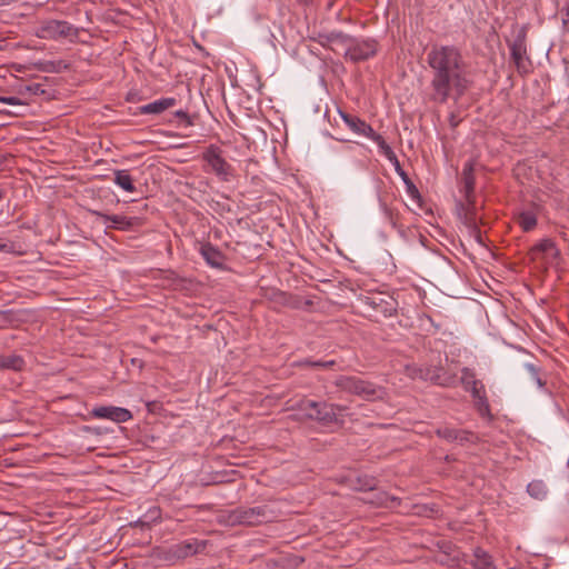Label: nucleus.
<instances>
[{"label": "nucleus", "mask_w": 569, "mask_h": 569, "mask_svg": "<svg viewBox=\"0 0 569 569\" xmlns=\"http://www.w3.org/2000/svg\"><path fill=\"white\" fill-rule=\"evenodd\" d=\"M41 39L57 40L59 38L76 37L77 29L67 21L47 20L37 30Z\"/></svg>", "instance_id": "obj_5"}, {"label": "nucleus", "mask_w": 569, "mask_h": 569, "mask_svg": "<svg viewBox=\"0 0 569 569\" xmlns=\"http://www.w3.org/2000/svg\"><path fill=\"white\" fill-rule=\"evenodd\" d=\"M413 377L429 380L442 387H451L456 383V375L447 373L438 367H421L415 370Z\"/></svg>", "instance_id": "obj_7"}, {"label": "nucleus", "mask_w": 569, "mask_h": 569, "mask_svg": "<svg viewBox=\"0 0 569 569\" xmlns=\"http://www.w3.org/2000/svg\"><path fill=\"white\" fill-rule=\"evenodd\" d=\"M369 139L377 143L379 152L388 160L395 158L396 153L393 152L391 147L385 141L382 136H380L377 132H373V136H371Z\"/></svg>", "instance_id": "obj_23"}, {"label": "nucleus", "mask_w": 569, "mask_h": 569, "mask_svg": "<svg viewBox=\"0 0 569 569\" xmlns=\"http://www.w3.org/2000/svg\"><path fill=\"white\" fill-rule=\"evenodd\" d=\"M398 174L402 178V180H403L406 183H408V182H409V179H408V177H407V173L403 171V169H402L400 172H398Z\"/></svg>", "instance_id": "obj_33"}, {"label": "nucleus", "mask_w": 569, "mask_h": 569, "mask_svg": "<svg viewBox=\"0 0 569 569\" xmlns=\"http://www.w3.org/2000/svg\"><path fill=\"white\" fill-rule=\"evenodd\" d=\"M113 181L117 186L128 192H133L136 190L132 178L127 170L116 171Z\"/></svg>", "instance_id": "obj_19"}, {"label": "nucleus", "mask_w": 569, "mask_h": 569, "mask_svg": "<svg viewBox=\"0 0 569 569\" xmlns=\"http://www.w3.org/2000/svg\"><path fill=\"white\" fill-rule=\"evenodd\" d=\"M231 525L258 526L272 521L276 518L274 512L267 505L238 508L230 513Z\"/></svg>", "instance_id": "obj_4"}, {"label": "nucleus", "mask_w": 569, "mask_h": 569, "mask_svg": "<svg viewBox=\"0 0 569 569\" xmlns=\"http://www.w3.org/2000/svg\"><path fill=\"white\" fill-rule=\"evenodd\" d=\"M90 413L97 419H108L117 423L126 422L132 418L128 409L116 406H98Z\"/></svg>", "instance_id": "obj_9"}, {"label": "nucleus", "mask_w": 569, "mask_h": 569, "mask_svg": "<svg viewBox=\"0 0 569 569\" xmlns=\"http://www.w3.org/2000/svg\"><path fill=\"white\" fill-rule=\"evenodd\" d=\"M461 383L465 389L475 395V391H485V387L481 381L476 379V373L472 369L465 367L461 370Z\"/></svg>", "instance_id": "obj_14"}, {"label": "nucleus", "mask_w": 569, "mask_h": 569, "mask_svg": "<svg viewBox=\"0 0 569 569\" xmlns=\"http://www.w3.org/2000/svg\"><path fill=\"white\" fill-rule=\"evenodd\" d=\"M378 503L386 508H395L399 503V499L392 496H388L387 493H382L380 495Z\"/></svg>", "instance_id": "obj_27"}, {"label": "nucleus", "mask_w": 569, "mask_h": 569, "mask_svg": "<svg viewBox=\"0 0 569 569\" xmlns=\"http://www.w3.org/2000/svg\"><path fill=\"white\" fill-rule=\"evenodd\" d=\"M537 382H538V385H539L540 387L543 385V383H542V381L540 380V378H537Z\"/></svg>", "instance_id": "obj_37"}, {"label": "nucleus", "mask_w": 569, "mask_h": 569, "mask_svg": "<svg viewBox=\"0 0 569 569\" xmlns=\"http://www.w3.org/2000/svg\"><path fill=\"white\" fill-rule=\"evenodd\" d=\"M475 399V405L478 410V412L482 417H489L490 416V407L486 397V391H475V395L472 396Z\"/></svg>", "instance_id": "obj_22"}, {"label": "nucleus", "mask_w": 569, "mask_h": 569, "mask_svg": "<svg viewBox=\"0 0 569 569\" xmlns=\"http://www.w3.org/2000/svg\"><path fill=\"white\" fill-rule=\"evenodd\" d=\"M432 70L431 99L443 103L450 97L458 99L468 88L462 58L455 47H433L427 56Z\"/></svg>", "instance_id": "obj_1"}, {"label": "nucleus", "mask_w": 569, "mask_h": 569, "mask_svg": "<svg viewBox=\"0 0 569 569\" xmlns=\"http://www.w3.org/2000/svg\"><path fill=\"white\" fill-rule=\"evenodd\" d=\"M174 104V99H160L141 107L142 113H160Z\"/></svg>", "instance_id": "obj_17"}, {"label": "nucleus", "mask_w": 569, "mask_h": 569, "mask_svg": "<svg viewBox=\"0 0 569 569\" xmlns=\"http://www.w3.org/2000/svg\"><path fill=\"white\" fill-rule=\"evenodd\" d=\"M508 569H516V568H508Z\"/></svg>", "instance_id": "obj_38"}, {"label": "nucleus", "mask_w": 569, "mask_h": 569, "mask_svg": "<svg viewBox=\"0 0 569 569\" xmlns=\"http://www.w3.org/2000/svg\"><path fill=\"white\" fill-rule=\"evenodd\" d=\"M517 222L523 231L528 232L537 226V217L532 211H522L518 214Z\"/></svg>", "instance_id": "obj_21"}, {"label": "nucleus", "mask_w": 569, "mask_h": 569, "mask_svg": "<svg viewBox=\"0 0 569 569\" xmlns=\"http://www.w3.org/2000/svg\"><path fill=\"white\" fill-rule=\"evenodd\" d=\"M300 409L307 418L317 420L323 425H329L338 422L340 413L346 408L339 405L306 399L300 402Z\"/></svg>", "instance_id": "obj_2"}, {"label": "nucleus", "mask_w": 569, "mask_h": 569, "mask_svg": "<svg viewBox=\"0 0 569 569\" xmlns=\"http://www.w3.org/2000/svg\"><path fill=\"white\" fill-rule=\"evenodd\" d=\"M188 144H189V142H180L179 148H183V147H186Z\"/></svg>", "instance_id": "obj_36"}, {"label": "nucleus", "mask_w": 569, "mask_h": 569, "mask_svg": "<svg viewBox=\"0 0 569 569\" xmlns=\"http://www.w3.org/2000/svg\"><path fill=\"white\" fill-rule=\"evenodd\" d=\"M197 120V116H189L180 110V138L196 137L192 129L198 126ZM197 137H201V134H197Z\"/></svg>", "instance_id": "obj_15"}, {"label": "nucleus", "mask_w": 569, "mask_h": 569, "mask_svg": "<svg viewBox=\"0 0 569 569\" xmlns=\"http://www.w3.org/2000/svg\"><path fill=\"white\" fill-rule=\"evenodd\" d=\"M471 168H465L463 169V176H465V188L467 192H470L473 189V179L470 174Z\"/></svg>", "instance_id": "obj_28"}, {"label": "nucleus", "mask_w": 569, "mask_h": 569, "mask_svg": "<svg viewBox=\"0 0 569 569\" xmlns=\"http://www.w3.org/2000/svg\"><path fill=\"white\" fill-rule=\"evenodd\" d=\"M39 89H40V86L37 84V83L36 84H30V86L26 87L27 91H29L31 93H34V94L38 93Z\"/></svg>", "instance_id": "obj_32"}, {"label": "nucleus", "mask_w": 569, "mask_h": 569, "mask_svg": "<svg viewBox=\"0 0 569 569\" xmlns=\"http://www.w3.org/2000/svg\"><path fill=\"white\" fill-rule=\"evenodd\" d=\"M206 547L204 541H198L197 539H188L180 543V557H188L196 555L203 550Z\"/></svg>", "instance_id": "obj_16"}, {"label": "nucleus", "mask_w": 569, "mask_h": 569, "mask_svg": "<svg viewBox=\"0 0 569 569\" xmlns=\"http://www.w3.org/2000/svg\"><path fill=\"white\" fill-rule=\"evenodd\" d=\"M472 555L473 559L470 561V565L473 569H497L492 557L482 548H475Z\"/></svg>", "instance_id": "obj_13"}, {"label": "nucleus", "mask_w": 569, "mask_h": 569, "mask_svg": "<svg viewBox=\"0 0 569 569\" xmlns=\"http://www.w3.org/2000/svg\"><path fill=\"white\" fill-rule=\"evenodd\" d=\"M315 365L317 366H323V367H328V366H332L333 365V361H327V362H315Z\"/></svg>", "instance_id": "obj_34"}, {"label": "nucleus", "mask_w": 569, "mask_h": 569, "mask_svg": "<svg viewBox=\"0 0 569 569\" xmlns=\"http://www.w3.org/2000/svg\"><path fill=\"white\" fill-rule=\"evenodd\" d=\"M340 116L350 130L359 136L370 138L375 130L367 122L358 117L340 111Z\"/></svg>", "instance_id": "obj_10"}, {"label": "nucleus", "mask_w": 569, "mask_h": 569, "mask_svg": "<svg viewBox=\"0 0 569 569\" xmlns=\"http://www.w3.org/2000/svg\"><path fill=\"white\" fill-rule=\"evenodd\" d=\"M438 433L441 437H443L445 439L450 440V441L465 439V437H462V432L455 430V429L445 428L442 430H439Z\"/></svg>", "instance_id": "obj_25"}, {"label": "nucleus", "mask_w": 569, "mask_h": 569, "mask_svg": "<svg viewBox=\"0 0 569 569\" xmlns=\"http://www.w3.org/2000/svg\"><path fill=\"white\" fill-rule=\"evenodd\" d=\"M203 158L211 171L223 181H229L233 177L232 167L221 157L217 148H209Z\"/></svg>", "instance_id": "obj_6"}, {"label": "nucleus", "mask_w": 569, "mask_h": 569, "mask_svg": "<svg viewBox=\"0 0 569 569\" xmlns=\"http://www.w3.org/2000/svg\"><path fill=\"white\" fill-rule=\"evenodd\" d=\"M377 51L376 42L373 40H351L348 43L346 57L351 61H362L372 57Z\"/></svg>", "instance_id": "obj_8"}, {"label": "nucleus", "mask_w": 569, "mask_h": 569, "mask_svg": "<svg viewBox=\"0 0 569 569\" xmlns=\"http://www.w3.org/2000/svg\"><path fill=\"white\" fill-rule=\"evenodd\" d=\"M200 253L208 264L214 268H222L224 262L223 254L210 243L201 244Z\"/></svg>", "instance_id": "obj_12"}, {"label": "nucleus", "mask_w": 569, "mask_h": 569, "mask_svg": "<svg viewBox=\"0 0 569 569\" xmlns=\"http://www.w3.org/2000/svg\"><path fill=\"white\" fill-rule=\"evenodd\" d=\"M336 386L343 391L355 393L366 400L382 399L386 395L383 388L377 387L357 377H340L336 380Z\"/></svg>", "instance_id": "obj_3"}, {"label": "nucleus", "mask_w": 569, "mask_h": 569, "mask_svg": "<svg viewBox=\"0 0 569 569\" xmlns=\"http://www.w3.org/2000/svg\"><path fill=\"white\" fill-rule=\"evenodd\" d=\"M510 50H511V56H512L515 62L519 66L520 62L522 61L523 54H525V48H523L522 43L521 42H519V43L515 42L511 46Z\"/></svg>", "instance_id": "obj_26"}, {"label": "nucleus", "mask_w": 569, "mask_h": 569, "mask_svg": "<svg viewBox=\"0 0 569 569\" xmlns=\"http://www.w3.org/2000/svg\"><path fill=\"white\" fill-rule=\"evenodd\" d=\"M6 47V43L3 40H0V51L3 50Z\"/></svg>", "instance_id": "obj_35"}, {"label": "nucleus", "mask_w": 569, "mask_h": 569, "mask_svg": "<svg viewBox=\"0 0 569 569\" xmlns=\"http://www.w3.org/2000/svg\"><path fill=\"white\" fill-rule=\"evenodd\" d=\"M0 102L10 104V106H22V101L17 97H3L0 96Z\"/></svg>", "instance_id": "obj_30"}, {"label": "nucleus", "mask_w": 569, "mask_h": 569, "mask_svg": "<svg viewBox=\"0 0 569 569\" xmlns=\"http://www.w3.org/2000/svg\"><path fill=\"white\" fill-rule=\"evenodd\" d=\"M389 161H390V163L393 166V168H395V170H396V172H397V173H398V172H400V171L402 170V168H401V166H400V162H399V160H398L397 156H395V158L390 159Z\"/></svg>", "instance_id": "obj_31"}, {"label": "nucleus", "mask_w": 569, "mask_h": 569, "mask_svg": "<svg viewBox=\"0 0 569 569\" xmlns=\"http://www.w3.org/2000/svg\"><path fill=\"white\" fill-rule=\"evenodd\" d=\"M533 251L545 252V253H548L550 256H555L557 253L555 243L550 239H543L542 241L537 243L533 247Z\"/></svg>", "instance_id": "obj_24"}, {"label": "nucleus", "mask_w": 569, "mask_h": 569, "mask_svg": "<svg viewBox=\"0 0 569 569\" xmlns=\"http://www.w3.org/2000/svg\"><path fill=\"white\" fill-rule=\"evenodd\" d=\"M465 223L468 228L476 230L477 229V217L473 216V213L466 212Z\"/></svg>", "instance_id": "obj_29"}, {"label": "nucleus", "mask_w": 569, "mask_h": 569, "mask_svg": "<svg viewBox=\"0 0 569 569\" xmlns=\"http://www.w3.org/2000/svg\"><path fill=\"white\" fill-rule=\"evenodd\" d=\"M24 365L23 359L17 355L0 356V368L19 371Z\"/></svg>", "instance_id": "obj_20"}, {"label": "nucleus", "mask_w": 569, "mask_h": 569, "mask_svg": "<svg viewBox=\"0 0 569 569\" xmlns=\"http://www.w3.org/2000/svg\"><path fill=\"white\" fill-rule=\"evenodd\" d=\"M527 492L530 497L543 500L547 498L548 495V488L546 483L542 480H533L527 486Z\"/></svg>", "instance_id": "obj_18"}, {"label": "nucleus", "mask_w": 569, "mask_h": 569, "mask_svg": "<svg viewBox=\"0 0 569 569\" xmlns=\"http://www.w3.org/2000/svg\"><path fill=\"white\" fill-rule=\"evenodd\" d=\"M94 213L102 220L107 228L114 227L121 230H128L133 226L132 219L122 214L109 216L101 212Z\"/></svg>", "instance_id": "obj_11"}]
</instances>
